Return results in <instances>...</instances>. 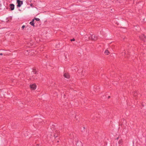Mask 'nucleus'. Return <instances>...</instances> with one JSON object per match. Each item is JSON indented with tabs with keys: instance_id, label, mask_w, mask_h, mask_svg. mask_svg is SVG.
Wrapping results in <instances>:
<instances>
[{
	"instance_id": "obj_15",
	"label": "nucleus",
	"mask_w": 146,
	"mask_h": 146,
	"mask_svg": "<svg viewBox=\"0 0 146 146\" xmlns=\"http://www.w3.org/2000/svg\"><path fill=\"white\" fill-rule=\"evenodd\" d=\"M25 27V25H23L22 27V28L23 29H24V28Z\"/></svg>"
},
{
	"instance_id": "obj_23",
	"label": "nucleus",
	"mask_w": 146,
	"mask_h": 146,
	"mask_svg": "<svg viewBox=\"0 0 146 146\" xmlns=\"http://www.w3.org/2000/svg\"><path fill=\"white\" fill-rule=\"evenodd\" d=\"M124 124H124V125H123V126H124Z\"/></svg>"
},
{
	"instance_id": "obj_10",
	"label": "nucleus",
	"mask_w": 146,
	"mask_h": 146,
	"mask_svg": "<svg viewBox=\"0 0 146 146\" xmlns=\"http://www.w3.org/2000/svg\"><path fill=\"white\" fill-rule=\"evenodd\" d=\"M33 74H36V71L35 70H33Z\"/></svg>"
},
{
	"instance_id": "obj_8",
	"label": "nucleus",
	"mask_w": 146,
	"mask_h": 146,
	"mask_svg": "<svg viewBox=\"0 0 146 146\" xmlns=\"http://www.w3.org/2000/svg\"><path fill=\"white\" fill-rule=\"evenodd\" d=\"M109 53L110 52L108 50H106L105 51V53L106 55L109 54Z\"/></svg>"
},
{
	"instance_id": "obj_16",
	"label": "nucleus",
	"mask_w": 146,
	"mask_h": 146,
	"mask_svg": "<svg viewBox=\"0 0 146 146\" xmlns=\"http://www.w3.org/2000/svg\"><path fill=\"white\" fill-rule=\"evenodd\" d=\"M143 37H145V36H144V35H143ZM141 38V39H143V37H142V38Z\"/></svg>"
},
{
	"instance_id": "obj_12",
	"label": "nucleus",
	"mask_w": 146,
	"mask_h": 146,
	"mask_svg": "<svg viewBox=\"0 0 146 146\" xmlns=\"http://www.w3.org/2000/svg\"><path fill=\"white\" fill-rule=\"evenodd\" d=\"M75 39L74 38H73L72 39H71V41H75Z\"/></svg>"
},
{
	"instance_id": "obj_22",
	"label": "nucleus",
	"mask_w": 146,
	"mask_h": 146,
	"mask_svg": "<svg viewBox=\"0 0 146 146\" xmlns=\"http://www.w3.org/2000/svg\"><path fill=\"white\" fill-rule=\"evenodd\" d=\"M36 146H39V145H38L37 144V145H36Z\"/></svg>"
},
{
	"instance_id": "obj_6",
	"label": "nucleus",
	"mask_w": 146,
	"mask_h": 146,
	"mask_svg": "<svg viewBox=\"0 0 146 146\" xmlns=\"http://www.w3.org/2000/svg\"><path fill=\"white\" fill-rule=\"evenodd\" d=\"M35 19H33L32 21L30 23V24L32 26L34 27L35 23H34V21Z\"/></svg>"
},
{
	"instance_id": "obj_7",
	"label": "nucleus",
	"mask_w": 146,
	"mask_h": 146,
	"mask_svg": "<svg viewBox=\"0 0 146 146\" xmlns=\"http://www.w3.org/2000/svg\"><path fill=\"white\" fill-rule=\"evenodd\" d=\"M64 77L67 78H68L69 77V76L68 73H64Z\"/></svg>"
},
{
	"instance_id": "obj_3",
	"label": "nucleus",
	"mask_w": 146,
	"mask_h": 146,
	"mask_svg": "<svg viewBox=\"0 0 146 146\" xmlns=\"http://www.w3.org/2000/svg\"><path fill=\"white\" fill-rule=\"evenodd\" d=\"M31 88L33 90H35L36 89V86L35 84H33L30 85Z\"/></svg>"
},
{
	"instance_id": "obj_19",
	"label": "nucleus",
	"mask_w": 146,
	"mask_h": 146,
	"mask_svg": "<svg viewBox=\"0 0 146 146\" xmlns=\"http://www.w3.org/2000/svg\"><path fill=\"white\" fill-rule=\"evenodd\" d=\"M3 55V54L2 53L0 54V55Z\"/></svg>"
},
{
	"instance_id": "obj_17",
	"label": "nucleus",
	"mask_w": 146,
	"mask_h": 146,
	"mask_svg": "<svg viewBox=\"0 0 146 146\" xmlns=\"http://www.w3.org/2000/svg\"><path fill=\"white\" fill-rule=\"evenodd\" d=\"M25 136H26L28 135V134L26 135L25 133H24Z\"/></svg>"
},
{
	"instance_id": "obj_5",
	"label": "nucleus",
	"mask_w": 146,
	"mask_h": 146,
	"mask_svg": "<svg viewBox=\"0 0 146 146\" xmlns=\"http://www.w3.org/2000/svg\"><path fill=\"white\" fill-rule=\"evenodd\" d=\"M59 134V132L58 131H56V133L54 134V136L55 138L57 137Z\"/></svg>"
},
{
	"instance_id": "obj_14",
	"label": "nucleus",
	"mask_w": 146,
	"mask_h": 146,
	"mask_svg": "<svg viewBox=\"0 0 146 146\" xmlns=\"http://www.w3.org/2000/svg\"><path fill=\"white\" fill-rule=\"evenodd\" d=\"M122 56L123 55H124L125 54V52H122Z\"/></svg>"
},
{
	"instance_id": "obj_1",
	"label": "nucleus",
	"mask_w": 146,
	"mask_h": 146,
	"mask_svg": "<svg viewBox=\"0 0 146 146\" xmlns=\"http://www.w3.org/2000/svg\"><path fill=\"white\" fill-rule=\"evenodd\" d=\"M88 37V39H86V40H88V39H92L94 40H96L97 39V37L94 34L92 35H89V36H88V35H87L86 36V38Z\"/></svg>"
},
{
	"instance_id": "obj_11",
	"label": "nucleus",
	"mask_w": 146,
	"mask_h": 146,
	"mask_svg": "<svg viewBox=\"0 0 146 146\" xmlns=\"http://www.w3.org/2000/svg\"><path fill=\"white\" fill-rule=\"evenodd\" d=\"M126 123V121H125V120H123V124L122 125H123L124 124H125Z\"/></svg>"
},
{
	"instance_id": "obj_13",
	"label": "nucleus",
	"mask_w": 146,
	"mask_h": 146,
	"mask_svg": "<svg viewBox=\"0 0 146 146\" xmlns=\"http://www.w3.org/2000/svg\"><path fill=\"white\" fill-rule=\"evenodd\" d=\"M135 92V91L133 92H132V93H133V95L135 96H136V95H135V93H134H134Z\"/></svg>"
},
{
	"instance_id": "obj_9",
	"label": "nucleus",
	"mask_w": 146,
	"mask_h": 146,
	"mask_svg": "<svg viewBox=\"0 0 146 146\" xmlns=\"http://www.w3.org/2000/svg\"><path fill=\"white\" fill-rule=\"evenodd\" d=\"M35 20L36 21H39L40 20V19L38 18H35Z\"/></svg>"
},
{
	"instance_id": "obj_2",
	"label": "nucleus",
	"mask_w": 146,
	"mask_h": 146,
	"mask_svg": "<svg viewBox=\"0 0 146 146\" xmlns=\"http://www.w3.org/2000/svg\"><path fill=\"white\" fill-rule=\"evenodd\" d=\"M17 7H20L23 4V1L20 0H17Z\"/></svg>"
},
{
	"instance_id": "obj_4",
	"label": "nucleus",
	"mask_w": 146,
	"mask_h": 146,
	"mask_svg": "<svg viewBox=\"0 0 146 146\" xmlns=\"http://www.w3.org/2000/svg\"><path fill=\"white\" fill-rule=\"evenodd\" d=\"M15 8L14 5L13 4H10V9L12 11Z\"/></svg>"
},
{
	"instance_id": "obj_20",
	"label": "nucleus",
	"mask_w": 146,
	"mask_h": 146,
	"mask_svg": "<svg viewBox=\"0 0 146 146\" xmlns=\"http://www.w3.org/2000/svg\"><path fill=\"white\" fill-rule=\"evenodd\" d=\"M110 96H108V98H110Z\"/></svg>"
},
{
	"instance_id": "obj_18",
	"label": "nucleus",
	"mask_w": 146,
	"mask_h": 146,
	"mask_svg": "<svg viewBox=\"0 0 146 146\" xmlns=\"http://www.w3.org/2000/svg\"><path fill=\"white\" fill-rule=\"evenodd\" d=\"M38 121H41V119H38Z\"/></svg>"
},
{
	"instance_id": "obj_21",
	"label": "nucleus",
	"mask_w": 146,
	"mask_h": 146,
	"mask_svg": "<svg viewBox=\"0 0 146 146\" xmlns=\"http://www.w3.org/2000/svg\"><path fill=\"white\" fill-rule=\"evenodd\" d=\"M121 143V141H119V143L120 144Z\"/></svg>"
}]
</instances>
